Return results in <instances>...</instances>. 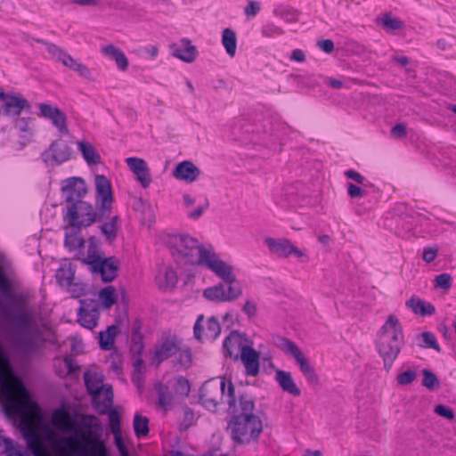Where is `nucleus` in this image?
Returning <instances> with one entry per match:
<instances>
[{
  "label": "nucleus",
  "mask_w": 456,
  "mask_h": 456,
  "mask_svg": "<svg viewBox=\"0 0 456 456\" xmlns=\"http://www.w3.org/2000/svg\"><path fill=\"white\" fill-rule=\"evenodd\" d=\"M94 184L95 208L85 200H77L63 208V220L70 228L82 230L102 223L111 215L114 199L110 180L104 175H96Z\"/></svg>",
  "instance_id": "f257e3e1"
},
{
  "label": "nucleus",
  "mask_w": 456,
  "mask_h": 456,
  "mask_svg": "<svg viewBox=\"0 0 456 456\" xmlns=\"http://www.w3.org/2000/svg\"><path fill=\"white\" fill-rule=\"evenodd\" d=\"M4 314L12 328V345L20 353L34 354L44 346L45 339L32 310L21 305L13 312L4 311Z\"/></svg>",
  "instance_id": "f03ea898"
},
{
  "label": "nucleus",
  "mask_w": 456,
  "mask_h": 456,
  "mask_svg": "<svg viewBox=\"0 0 456 456\" xmlns=\"http://www.w3.org/2000/svg\"><path fill=\"white\" fill-rule=\"evenodd\" d=\"M404 343L403 328L399 320L390 314L381 327L376 341L379 354L383 360L384 369L389 372Z\"/></svg>",
  "instance_id": "7ed1b4c3"
},
{
  "label": "nucleus",
  "mask_w": 456,
  "mask_h": 456,
  "mask_svg": "<svg viewBox=\"0 0 456 456\" xmlns=\"http://www.w3.org/2000/svg\"><path fill=\"white\" fill-rule=\"evenodd\" d=\"M167 245L179 265H199L201 263L202 251L208 249L187 234L168 236Z\"/></svg>",
  "instance_id": "20e7f679"
},
{
  "label": "nucleus",
  "mask_w": 456,
  "mask_h": 456,
  "mask_svg": "<svg viewBox=\"0 0 456 456\" xmlns=\"http://www.w3.org/2000/svg\"><path fill=\"white\" fill-rule=\"evenodd\" d=\"M227 431L236 444H248L258 439L263 423L257 415L232 416Z\"/></svg>",
  "instance_id": "39448f33"
},
{
  "label": "nucleus",
  "mask_w": 456,
  "mask_h": 456,
  "mask_svg": "<svg viewBox=\"0 0 456 456\" xmlns=\"http://www.w3.org/2000/svg\"><path fill=\"white\" fill-rule=\"evenodd\" d=\"M83 432L79 434L81 440L86 443V447L81 448L84 456H108V450L102 439V427L99 419L94 415H86L82 418Z\"/></svg>",
  "instance_id": "423d86ee"
},
{
  "label": "nucleus",
  "mask_w": 456,
  "mask_h": 456,
  "mask_svg": "<svg viewBox=\"0 0 456 456\" xmlns=\"http://www.w3.org/2000/svg\"><path fill=\"white\" fill-rule=\"evenodd\" d=\"M84 381L87 392L93 396V404L100 414H106L113 404V390L110 385H101L102 379L95 373L86 370Z\"/></svg>",
  "instance_id": "0eeeda50"
},
{
  "label": "nucleus",
  "mask_w": 456,
  "mask_h": 456,
  "mask_svg": "<svg viewBox=\"0 0 456 456\" xmlns=\"http://www.w3.org/2000/svg\"><path fill=\"white\" fill-rule=\"evenodd\" d=\"M225 403L228 405V411L232 416L256 415L255 399L253 395L247 392L235 391V387L231 379L228 380L227 392L225 395Z\"/></svg>",
  "instance_id": "6e6552de"
},
{
  "label": "nucleus",
  "mask_w": 456,
  "mask_h": 456,
  "mask_svg": "<svg viewBox=\"0 0 456 456\" xmlns=\"http://www.w3.org/2000/svg\"><path fill=\"white\" fill-rule=\"evenodd\" d=\"M228 380L223 378L219 382L216 379H211L201 386L200 389V401L206 409L215 411L220 401L223 398L225 399L227 392L225 386H228Z\"/></svg>",
  "instance_id": "1a4fd4ad"
},
{
  "label": "nucleus",
  "mask_w": 456,
  "mask_h": 456,
  "mask_svg": "<svg viewBox=\"0 0 456 456\" xmlns=\"http://www.w3.org/2000/svg\"><path fill=\"white\" fill-rule=\"evenodd\" d=\"M90 265V269L94 273H100L104 282L112 281L118 274L120 261L115 256L102 257L96 254H88L83 260Z\"/></svg>",
  "instance_id": "9d476101"
},
{
  "label": "nucleus",
  "mask_w": 456,
  "mask_h": 456,
  "mask_svg": "<svg viewBox=\"0 0 456 456\" xmlns=\"http://www.w3.org/2000/svg\"><path fill=\"white\" fill-rule=\"evenodd\" d=\"M199 265L207 266L225 283H234L236 281L232 267L221 260L210 248L208 251H202L201 263Z\"/></svg>",
  "instance_id": "9b49d317"
},
{
  "label": "nucleus",
  "mask_w": 456,
  "mask_h": 456,
  "mask_svg": "<svg viewBox=\"0 0 456 456\" xmlns=\"http://www.w3.org/2000/svg\"><path fill=\"white\" fill-rule=\"evenodd\" d=\"M72 149L61 138L53 141L42 154L41 159L46 165H61L70 159Z\"/></svg>",
  "instance_id": "f8f14e48"
},
{
  "label": "nucleus",
  "mask_w": 456,
  "mask_h": 456,
  "mask_svg": "<svg viewBox=\"0 0 456 456\" xmlns=\"http://www.w3.org/2000/svg\"><path fill=\"white\" fill-rule=\"evenodd\" d=\"M61 191L65 195L67 205L83 200L88 192L86 181L82 177L72 176L61 182Z\"/></svg>",
  "instance_id": "ddd939ff"
},
{
  "label": "nucleus",
  "mask_w": 456,
  "mask_h": 456,
  "mask_svg": "<svg viewBox=\"0 0 456 456\" xmlns=\"http://www.w3.org/2000/svg\"><path fill=\"white\" fill-rule=\"evenodd\" d=\"M265 243L270 253L280 258H288L291 255H294L297 257L305 256L302 250L295 247L289 240L285 238L273 239L266 237L265 239Z\"/></svg>",
  "instance_id": "4468645a"
},
{
  "label": "nucleus",
  "mask_w": 456,
  "mask_h": 456,
  "mask_svg": "<svg viewBox=\"0 0 456 456\" xmlns=\"http://www.w3.org/2000/svg\"><path fill=\"white\" fill-rule=\"evenodd\" d=\"M204 322V316L200 315L196 322L194 324L193 328V334L194 338L199 341H204V340H209L214 341L216 340L220 333H221V326L219 322L216 318L214 316L209 317L206 323V327L202 325V322Z\"/></svg>",
  "instance_id": "2eb2a0df"
},
{
  "label": "nucleus",
  "mask_w": 456,
  "mask_h": 456,
  "mask_svg": "<svg viewBox=\"0 0 456 456\" xmlns=\"http://www.w3.org/2000/svg\"><path fill=\"white\" fill-rule=\"evenodd\" d=\"M38 117L51 120L52 124L61 134H69L66 114L57 106L50 103L38 104Z\"/></svg>",
  "instance_id": "dca6fc26"
},
{
  "label": "nucleus",
  "mask_w": 456,
  "mask_h": 456,
  "mask_svg": "<svg viewBox=\"0 0 456 456\" xmlns=\"http://www.w3.org/2000/svg\"><path fill=\"white\" fill-rule=\"evenodd\" d=\"M31 105L28 101L20 95L5 94L2 99V112L5 116L19 118L21 111H29Z\"/></svg>",
  "instance_id": "f3484780"
},
{
  "label": "nucleus",
  "mask_w": 456,
  "mask_h": 456,
  "mask_svg": "<svg viewBox=\"0 0 456 456\" xmlns=\"http://www.w3.org/2000/svg\"><path fill=\"white\" fill-rule=\"evenodd\" d=\"M277 346L285 353L290 354L299 365L302 374L309 372L313 369L307 359L305 357L299 347L291 340L286 338H278Z\"/></svg>",
  "instance_id": "a211bd4d"
},
{
  "label": "nucleus",
  "mask_w": 456,
  "mask_h": 456,
  "mask_svg": "<svg viewBox=\"0 0 456 456\" xmlns=\"http://www.w3.org/2000/svg\"><path fill=\"white\" fill-rule=\"evenodd\" d=\"M126 161L130 170L136 175L142 186L143 188L149 187L151 183V177L145 160L140 158L131 157L127 158Z\"/></svg>",
  "instance_id": "6ab92c4d"
},
{
  "label": "nucleus",
  "mask_w": 456,
  "mask_h": 456,
  "mask_svg": "<svg viewBox=\"0 0 456 456\" xmlns=\"http://www.w3.org/2000/svg\"><path fill=\"white\" fill-rule=\"evenodd\" d=\"M200 174V169L190 160L180 162L173 170L174 177L189 183L195 182Z\"/></svg>",
  "instance_id": "aec40b11"
},
{
  "label": "nucleus",
  "mask_w": 456,
  "mask_h": 456,
  "mask_svg": "<svg viewBox=\"0 0 456 456\" xmlns=\"http://www.w3.org/2000/svg\"><path fill=\"white\" fill-rule=\"evenodd\" d=\"M240 360L245 367L246 374L256 377L259 372V353L249 346L240 348Z\"/></svg>",
  "instance_id": "412c9836"
},
{
  "label": "nucleus",
  "mask_w": 456,
  "mask_h": 456,
  "mask_svg": "<svg viewBox=\"0 0 456 456\" xmlns=\"http://www.w3.org/2000/svg\"><path fill=\"white\" fill-rule=\"evenodd\" d=\"M244 338L236 330L232 331L223 343L224 354L238 360L240 348L244 347Z\"/></svg>",
  "instance_id": "4be33fe9"
},
{
  "label": "nucleus",
  "mask_w": 456,
  "mask_h": 456,
  "mask_svg": "<svg viewBox=\"0 0 456 456\" xmlns=\"http://www.w3.org/2000/svg\"><path fill=\"white\" fill-rule=\"evenodd\" d=\"M172 48L174 56L185 62H192L197 58L198 51L187 38L181 39L179 44H174Z\"/></svg>",
  "instance_id": "5701e85b"
},
{
  "label": "nucleus",
  "mask_w": 456,
  "mask_h": 456,
  "mask_svg": "<svg viewBox=\"0 0 456 456\" xmlns=\"http://www.w3.org/2000/svg\"><path fill=\"white\" fill-rule=\"evenodd\" d=\"M275 380L284 392L294 396H299L301 395V391L294 382L290 372L277 370Z\"/></svg>",
  "instance_id": "b1692460"
},
{
  "label": "nucleus",
  "mask_w": 456,
  "mask_h": 456,
  "mask_svg": "<svg viewBox=\"0 0 456 456\" xmlns=\"http://www.w3.org/2000/svg\"><path fill=\"white\" fill-rule=\"evenodd\" d=\"M53 368L55 374L61 379L72 375L79 370V366L75 365L73 359L69 355H65L62 359L56 357L54 359Z\"/></svg>",
  "instance_id": "393cba45"
},
{
  "label": "nucleus",
  "mask_w": 456,
  "mask_h": 456,
  "mask_svg": "<svg viewBox=\"0 0 456 456\" xmlns=\"http://www.w3.org/2000/svg\"><path fill=\"white\" fill-rule=\"evenodd\" d=\"M179 347L175 340L166 338L163 340L159 347L155 350L154 361L159 365L163 361L178 353Z\"/></svg>",
  "instance_id": "a878e982"
},
{
  "label": "nucleus",
  "mask_w": 456,
  "mask_h": 456,
  "mask_svg": "<svg viewBox=\"0 0 456 456\" xmlns=\"http://www.w3.org/2000/svg\"><path fill=\"white\" fill-rule=\"evenodd\" d=\"M101 52L103 55L114 60L117 67L122 70L126 71L128 68V60L125 53L114 45H108L102 46L101 48Z\"/></svg>",
  "instance_id": "bb28decb"
},
{
  "label": "nucleus",
  "mask_w": 456,
  "mask_h": 456,
  "mask_svg": "<svg viewBox=\"0 0 456 456\" xmlns=\"http://www.w3.org/2000/svg\"><path fill=\"white\" fill-rule=\"evenodd\" d=\"M24 438L33 456H49L46 449L42 446L38 435L34 430L30 429L25 432Z\"/></svg>",
  "instance_id": "cd10ccee"
},
{
  "label": "nucleus",
  "mask_w": 456,
  "mask_h": 456,
  "mask_svg": "<svg viewBox=\"0 0 456 456\" xmlns=\"http://www.w3.org/2000/svg\"><path fill=\"white\" fill-rule=\"evenodd\" d=\"M405 305L414 314H420L421 316L432 315L436 311L435 306L431 303H427L414 297L408 299Z\"/></svg>",
  "instance_id": "c85d7f7f"
},
{
  "label": "nucleus",
  "mask_w": 456,
  "mask_h": 456,
  "mask_svg": "<svg viewBox=\"0 0 456 456\" xmlns=\"http://www.w3.org/2000/svg\"><path fill=\"white\" fill-rule=\"evenodd\" d=\"M119 333V327L110 325L106 330L101 331L99 335V344L102 350H110L115 344V338Z\"/></svg>",
  "instance_id": "c756f323"
},
{
  "label": "nucleus",
  "mask_w": 456,
  "mask_h": 456,
  "mask_svg": "<svg viewBox=\"0 0 456 456\" xmlns=\"http://www.w3.org/2000/svg\"><path fill=\"white\" fill-rule=\"evenodd\" d=\"M107 219H110L108 222L102 223L99 228L102 234L105 236L106 240L110 243L113 242L117 236H118V223L119 221L118 216H113L108 217Z\"/></svg>",
  "instance_id": "7c9ffc66"
},
{
  "label": "nucleus",
  "mask_w": 456,
  "mask_h": 456,
  "mask_svg": "<svg viewBox=\"0 0 456 456\" xmlns=\"http://www.w3.org/2000/svg\"><path fill=\"white\" fill-rule=\"evenodd\" d=\"M77 145L84 159L88 165H98L102 162L100 154L90 142H78Z\"/></svg>",
  "instance_id": "2f4dec72"
},
{
  "label": "nucleus",
  "mask_w": 456,
  "mask_h": 456,
  "mask_svg": "<svg viewBox=\"0 0 456 456\" xmlns=\"http://www.w3.org/2000/svg\"><path fill=\"white\" fill-rule=\"evenodd\" d=\"M222 44L230 57H234L237 49V36L236 33L229 28L223 30Z\"/></svg>",
  "instance_id": "473e14b6"
},
{
  "label": "nucleus",
  "mask_w": 456,
  "mask_h": 456,
  "mask_svg": "<svg viewBox=\"0 0 456 456\" xmlns=\"http://www.w3.org/2000/svg\"><path fill=\"white\" fill-rule=\"evenodd\" d=\"M75 271L70 265L61 266L55 274L57 282L62 286L69 288L73 284Z\"/></svg>",
  "instance_id": "72a5a7b5"
},
{
  "label": "nucleus",
  "mask_w": 456,
  "mask_h": 456,
  "mask_svg": "<svg viewBox=\"0 0 456 456\" xmlns=\"http://www.w3.org/2000/svg\"><path fill=\"white\" fill-rule=\"evenodd\" d=\"M64 245L70 251L83 248L85 240L81 235V230H75L72 228L69 232H66Z\"/></svg>",
  "instance_id": "f704fd0d"
},
{
  "label": "nucleus",
  "mask_w": 456,
  "mask_h": 456,
  "mask_svg": "<svg viewBox=\"0 0 456 456\" xmlns=\"http://www.w3.org/2000/svg\"><path fill=\"white\" fill-rule=\"evenodd\" d=\"M203 296L210 301L229 302V300H226L225 285L222 283L206 289Z\"/></svg>",
  "instance_id": "c9c22d12"
},
{
  "label": "nucleus",
  "mask_w": 456,
  "mask_h": 456,
  "mask_svg": "<svg viewBox=\"0 0 456 456\" xmlns=\"http://www.w3.org/2000/svg\"><path fill=\"white\" fill-rule=\"evenodd\" d=\"M158 393V402L159 404L164 409L167 410L171 407L173 403V395L169 391L167 386H165L161 383L156 385L155 387Z\"/></svg>",
  "instance_id": "e433bc0d"
},
{
  "label": "nucleus",
  "mask_w": 456,
  "mask_h": 456,
  "mask_svg": "<svg viewBox=\"0 0 456 456\" xmlns=\"http://www.w3.org/2000/svg\"><path fill=\"white\" fill-rule=\"evenodd\" d=\"M419 346L422 348H432L437 353L441 352V347L436 336L430 331H424L418 336Z\"/></svg>",
  "instance_id": "4c0bfd02"
},
{
  "label": "nucleus",
  "mask_w": 456,
  "mask_h": 456,
  "mask_svg": "<svg viewBox=\"0 0 456 456\" xmlns=\"http://www.w3.org/2000/svg\"><path fill=\"white\" fill-rule=\"evenodd\" d=\"M380 24L386 31L392 32L403 28L404 23L400 19L393 17L390 13H385L379 19Z\"/></svg>",
  "instance_id": "58836bf2"
},
{
  "label": "nucleus",
  "mask_w": 456,
  "mask_h": 456,
  "mask_svg": "<svg viewBox=\"0 0 456 456\" xmlns=\"http://www.w3.org/2000/svg\"><path fill=\"white\" fill-rule=\"evenodd\" d=\"M133 426L136 437L140 438L149 434V419L147 417L135 414Z\"/></svg>",
  "instance_id": "ea45409f"
},
{
  "label": "nucleus",
  "mask_w": 456,
  "mask_h": 456,
  "mask_svg": "<svg viewBox=\"0 0 456 456\" xmlns=\"http://www.w3.org/2000/svg\"><path fill=\"white\" fill-rule=\"evenodd\" d=\"M132 357H133V366H134L132 380L134 383L140 386V383L142 381V375L145 370L144 362L142 358V354H135V356L132 355Z\"/></svg>",
  "instance_id": "a19ab883"
},
{
  "label": "nucleus",
  "mask_w": 456,
  "mask_h": 456,
  "mask_svg": "<svg viewBox=\"0 0 456 456\" xmlns=\"http://www.w3.org/2000/svg\"><path fill=\"white\" fill-rule=\"evenodd\" d=\"M99 297L105 308H110L118 300V296L113 286H108L102 289L100 291Z\"/></svg>",
  "instance_id": "79ce46f5"
},
{
  "label": "nucleus",
  "mask_w": 456,
  "mask_h": 456,
  "mask_svg": "<svg viewBox=\"0 0 456 456\" xmlns=\"http://www.w3.org/2000/svg\"><path fill=\"white\" fill-rule=\"evenodd\" d=\"M3 409L6 414L19 415L22 412L20 402L14 400L9 394H6L4 398Z\"/></svg>",
  "instance_id": "37998d69"
},
{
  "label": "nucleus",
  "mask_w": 456,
  "mask_h": 456,
  "mask_svg": "<svg viewBox=\"0 0 456 456\" xmlns=\"http://www.w3.org/2000/svg\"><path fill=\"white\" fill-rule=\"evenodd\" d=\"M78 322L83 327L89 330L94 329L97 325V319L95 318V315L83 307H80L79 309Z\"/></svg>",
  "instance_id": "c03bdc74"
},
{
  "label": "nucleus",
  "mask_w": 456,
  "mask_h": 456,
  "mask_svg": "<svg viewBox=\"0 0 456 456\" xmlns=\"http://www.w3.org/2000/svg\"><path fill=\"white\" fill-rule=\"evenodd\" d=\"M164 282H159V287L165 289H173L177 283L176 272L172 267H167L164 271Z\"/></svg>",
  "instance_id": "a18cd8bd"
},
{
  "label": "nucleus",
  "mask_w": 456,
  "mask_h": 456,
  "mask_svg": "<svg viewBox=\"0 0 456 456\" xmlns=\"http://www.w3.org/2000/svg\"><path fill=\"white\" fill-rule=\"evenodd\" d=\"M423 379L422 386L428 389L433 391L439 387V379L435 373L431 370L424 369L422 370Z\"/></svg>",
  "instance_id": "49530a36"
},
{
  "label": "nucleus",
  "mask_w": 456,
  "mask_h": 456,
  "mask_svg": "<svg viewBox=\"0 0 456 456\" xmlns=\"http://www.w3.org/2000/svg\"><path fill=\"white\" fill-rule=\"evenodd\" d=\"M143 335H131V345H130V352L131 354L135 356V354H142L144 349L143 344Z\"/></svg>",
  "instance_id": "de8ad7c7"
},
{
  "label": "nucleus",
  "mask_w": 456,
  "mask_h": 456,
  "mask_svg": "<svg viewBox=\"0 0 456 456\" xmlns=\"http://www.w3.org/2000/svg\"><path fill=\"white\" fill-rule=\"evenodd\" d=\"M191 387L190 383L187 379L184 377H178L176 379L175 386V394L186 397L189 395Z\"/></svg>",
  "instance_id": "09e8293b"
},
{
  "label": "nucleus",
  "mask_w": 456,
  "mask_h": 456,
  "mask_svg": "<svg viewBox=\"0 0 456 456\" xmlns=\"http://www.w3.org/2000/svg\"><path fill=\"white\" fill-rule=\"evenodd\" d=\"M225 286V296L226 300L233 301L237 299L242 294L241 287L236 281L234 283H226Z\"/></svg>",
  "instance_id": "8fccbe9b"
},
{
  "label": "nucleus",
  "mask_w": 456,
  "mask_h": 456,
  "mask_svg": "<svg viewBox=\"0 0 456 456\" xmlns=\"http://www.w3.org/2000/svg\"><path fill=\"white\" fill-rule=\"evenodd\" d=\"M417 377V373L413 370H408L397 375L396 381L398 385L406 386L412 383Z\"/></svg>",
  "instance_id": "3c124183"
},
{
  "label": "nucleus",
  "mask_w": 456,
  "mask_h": 456,
  "mask_svg": "<svg viewBox=\"0 0 456 456\" xmlns=\"http://www.w3.org/2000/svg\"><path fill=\"white\" fill-rule=\"evenodd\" d=\"M110 429L113 434H119L120 432V419L119 414L115 409H111L109 412Z\"/></svg>",
  "instance_id": "603ef678"
},
{
  "label": "nucleus",
  "mask_w": 456,
  "mask_h": 456,
  "mask_svg": "<svg viewBox=\"0 0 456 456\" xmlns=\"http://www.w3.org/2000/svg\"><path fill=\"white\" fill-rule=\"evenodd\" d=\"M45 45L46 46L48 53L56 61H61L63 58V55H65L66 52L54 44L52 43H45Z\"/></svg>",
  "instance_id": "864d4df0"
},
{
  "label": "nucleus",
  "mask_w": 456,
  "mask_h": 456,
  "mask_svg": "<svg viewBox=\"0 0 456 456\" xmlns=\"http://www.w3.org/2000/svg\"><path fill=\"white\" fill-rule=\"evenodd\" d=\"M452 278L449 273H441L436 277V285L444 289H449L452 287Z\"/></svg>",
  "instance_id": "5fc2aeb1"
},
{
  "label": "nucleus",
  "mask_w": 456,
  "mask_h": 456,
  "mask_svg": "<svg viewBox=\"0 0 456 456\" xmlns=\"http://www.w3.org/2000/svg\"><path fill=\"white\" fill-rule=\"evenodd\" d=\"M63 419H67L70 422V426L67 427V429L68 430H73L74 429V426L76 424V421H75V419L70 418L69 412L66 410H63V409L58 410L53 414V419L58 424L61 423V420H62Z\"/></svg>",
  "instance_id": "6e6d98bb"
},
{
  "label": "nucleus",
  "mask_w": 456,
  "mask_h": 456,
  "mask_svg": "<svg viewBox=\"0 0 456 456\" xmlns=\"http://www.w3.org/2000/svg\"><path fill=\"white\" fill-rule=\"evenodd\" d=\"M179 352L178 362L182 368H188L191 363V353L190 349H184Z\"/></svg>",
  "instance_id": "4d7b16f0"
},
{
  "label": "nucleus",
  "mask_w": 456,
  "mask_h": 456,
  "mask_svg": "<svg viewBox=\"0 0 456 456\" xmlns=\"http://www.w3.org/2000/svg\"><path fill=\"white\" fill-rule=\"evenodd\" d=\"M435 412L447 419L452 420L455 418L453 411L443 404H438L435 407Z\"/></svg>",
  "instance_id": "13d9d810"
},
{
  "label": "nucleus",
  "mask_w": 456,
  "mask_h": 456,
  "mask_svg": "<svg viewBox=\"0 0 456 456\" xmlns=\"http://www.w3.org/2000/svg\"><path fill=\"white\" fill-rule=\"evenodd\" d=\"M347 193L351 198H362L367 194L365 190L352 183H347Z\"/></svg>",
  "instance_id": "bf43d9fd"
},
{
  "label": "nucleus",
  "mask_w": 456,
  "mask_h": 456,
  "mask_svg": "<svg viewBox=\"0 0 456 456\" xmlns=\"http://www.w3.org/2000/svg\"><path fill=\"white\" fill-rule=\"evenodd\" d=\"M282 33H283L282 29L280 27L275 26L274 24H267L262 29V34L265 37H268L280 36Z\"/></svg>",
  "instance_id": "052dcab7"
},
{
  "label": "nucleus",
  "mask_w": 456,
  "mask_h": 456,
  "mask_svg": "<svg viewBox=\"0 0 456 456\" xmlns=\"http://www.w3.org/2000/svg\"><path fill=\"white\" fill-rule=\"evenodd\" d=\"M391 135L395 138H405L407 136L406 126L403 123H398L391 129Z\"/></svg>",
  "instance_id": "680f3d73"
},
{
  "label": "nucleus",
  "mask_w": 456,
  "mask_h": 456,
  "mask_svg": "<svg viewBox=\"0 0 456 456\" xmlns=\"http://www.w3.org/2000/svg\"><path fill=\"white\" fill-rule=\"evenodd\" d=\"M438 248H425L423 250L422 258L427 263L433 262L437 256Z\"/></svg>",
  "instance_id": "e2e57ef3"
},
{
  "label": "nucleus",
  "mask_w": 456,
  "mask_h": 456,
  "mask_svg": "<svg viewBox=\"0 0 456 456\" xmlns=\"http://www.w3.org/2000/svg\"><path fill=\"white\" fill-rule=\"evenodd\" d=\"M14 442L8 437L0 436V455L6 454L13 447Z\"/></svg>",
  "instance_id": "0e129e2a"
},
{
  "label": "nucleus",
  "mask_w": 456,
  "mask_h": 456,
  "mask_svg": "<svg viewBox=\"0 0 456 456\" xmlns=\"http://www.w3.org/2000/svg\"><path fill=\"white\" fill-rule=\"evenodd\" d=\"M73 71L77 72L83 78H86L88 80L92 79L90 69L86 65H84L80 62H78L76 65V68Z\"/></svg>",
  "instance_id": "69168bd1"
},
{
  "label": "nucleus",
  "mask_w": 456,
  "mask_h": 456,
  "mask_svg": "<svg viewBox=\"0 0 456 456\" xmlns=\"http://www.w3.org/2000/svg\"><path fill=\"white\" fill-rule=\"evenodd\" d=\"M345 175L347 178L354 180V182H356L359 184L365 185L364 182L366 181V179L360 173H358L353 169L346 170L345 172Z\"/></svg>",
  "instance_id": "338daca9"
},
{
  "label": "nucleus",
  "mask_w": 456,
  "mask_h": 456,
  "mask_svg": "<svg viewBox=\"0 0 456 456\" xmlns=\"http://www.w3.org/2000/svg\"><path fill=\"white\" fill-rule=\"evenodd\" d=\"M242 311L249 317H253L256 314V305L254 302L247 300L242 307Z\"/></svg>",
  "instance_id": "774afa93"
}]
</instances>
